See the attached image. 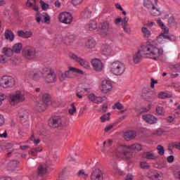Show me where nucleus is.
Listing matches in <instances>:
<instances>
[{
	"label": "nucleus",
	"instance_id": "a18cd8bd",
	"mask_svg": "<svg viewBox=\"0 0 180 180\" xmlns=\"http://www.w3.org/2000/svg\"><path fill=\"white\" fill-rule=\"evenodd\" d=\"M69 57L70 58H71L72 60H74V61H76L77 63H78V60L81 58L78 57V56L75 55V53H70L69 54Z\"/></svg>",
	"mask_w": 180,
	"mask_h": 180
},
{
	"label": "nucleus",
	"instance_id": "774afa93",
	"mask_svg": "<svg viewBox=\"0 0 180 180\" xmlns=\"http://www.w3.org/2000/svg\"><path fill=\"white\" fill-rule=\"evenodd\" d=\"M125 180H133V174H128L125 177Z\"/></svg>",
	"mask_w": 180,
	"mask_h": 180
},
{
	"label": "nucleus",
	"instance_id": "6e6552de",
	"mask_svg": "<svg viewBox=\"0 0 180 180\" xmlns=\"http://www.w3.org/2000/svg\"><path fill=\"white\" fill-rule=\"evenodd\" d=\"M72 72H76L77 74H84V71L77 69L75 68L70 67L69 70L66 72L61 73L60 76H59L60 81H64L65 78H72Z\"/></svg>",
	"mask_w": 180,
	"mask_h": 180
},
{
	"label": "nucleus",
	"instance_id": "0eeeda50",
	"mask_svg": "<svg viewBox=\"0 0 180 180\" xmlns=\"http://www.w3.org/2000/svg\"><path fill=\"white\" fill-rule=\"evenodd\" d=\"M9 98L11 105H16L25 101V95L20 91H17L15 93L10 94Z\"/></svg>",
	"mask_w": 180,
	"mask_h": 180
},
{
	"label": "nucleus",
	"instance_id": "5fc2aeb1",
	"mask_svg": "<svg viewBox=\"0 0 180 180\" xmlns=\"http://www.w3.org/2000/svg\"><path fill=\"white\" fill-rule=\"evenodd\" d=\"M75 112H77V108H75V105H74V103H72L71 108L69 109V113L70 115H74Z\"/></svg>",
	"mask_w": 180,
	"mask_h": 180
},
{
	"label": "nucleus",
	"instance_id": "49530a36",
	"mask_svg": "<svg viewBox=\"0 0 180 180\" xmlns=\"http://www.w3.org/2000/svg\"><path fill=\"white\" fill-rule=\"evenodd\" d=\"M8 134L5 129H0V139H6Z\"/></svg>",
	"mask_w": 180,
	"mask_h": 180
},
{
	"label": "nucleus",
	"instance_id": "6ab92c4d",
	"mask_svg": "<svg viewBox=\"0 0 180 180\" xmlns=\"http://www.w3.org/2000/svg\"><path fill=\"white\" fill-rule=\"evenodd\" d=\"M91 180H102L103 179V173L100 169H95L91 175Z\"/></svg>",
	"mask_w": 180,
	"mask_h": 180
},
{
	"label": "nucleus",
	"instance_id": "c85d7f7f",
	"mask_svg": "<svg viewBox=\"0 0 180 180\" xmlns=\"http://www.w3.org/2000/svg\"><path fill=\"white\" fill-rule=\"evenodd\" d=\"M92 16V11L89 8H86L82 13V18L83 19H89Z\"/></svg>",
	"mask_w": 180,
	"mask_h": 180
},
{
	"label": "nucleus",
	"instance_id": "bb28decb",
	"mask_svg": "<svg viewBox=\"0 0 180 180\" xmlns=\"http://www.w3.org/2000/svg\"><path fill=\"white\" fill-rule=\"evenodd\" d=\"M143 158H146V160H156L157 156L153 152H145L142 155Z\"/></svg>",
	"mask_w": 180,
	"mask_h": 180
},
{
	"label": "nucleus",
	"instance_id": "412c9836",
	"mask_svg": "<svg viewBox=\"0 0 180 180\" xmlns=\"http://www.w3.org/2000/svg\"><path fill=\"white\" fill-rule=\"evenodd\" d=\"M85 29L86 30H89L90 32L96 30V29H98V23L95 20H91L86 25Z\"/></svg>",
	"mask_w": 180,
	"mask_h": 180
},
{
	"label": "nucleus",
	"instance_id": "1a4fd4ad",
	"mask_svg": "<svg viewBox=\"0 0 180 180\" xmlns=\"http://www.w3.org/2000/svg\"><path fill=\"white\" fill-rule=\"evenodd\" d=\"M42 103H37V110L39 112H44L46 110V105H50L51 102V96L49 94H45L42 96Z\"/></svg>",
	"mask_w": 180,
	"mask_h": 180
},
{
	"label": "nucleus",
	"instance_id": "72a5a7b5",
	"mask_svg": "<svg viewBox=\"0 0 180 180\" xmlns=\"http://www.w3.org/2000/svg\"><path fill=\"white\" fill-rule=\"evenodd\" d=\"M18 165H19V162L16 160H13L8 163V168H11L12 171H15L18 168Z\"/></svg>",
	"mask_w": 180,
	"mask_h": 180
},
{
	"label": "nucleus",
	"instance_id": "c03bdc74",
	"mask_svg": "<svg viewBox=\"0 0 180 180\" xmlns=\"http://www.w3.org/2000/svg\"><path fill=\"white\" fill-rule=\"evenodd\" d=\"M140 167L142 168V169H148V168H150V164H148L147 162H141Z\"/></svg>",
	"mask_w": 180,
	"mask_h": 180
},
{
	"label": "nucleus",
	"instance_id": "2f4dec72",
	"mask_svg": "<svg viewBox=\"0 0 180 180\" xmlns=\"http://www.w3.org/2000/svg\"><path fill=\"white\" fill-rule=\"evenodd\" d=\"M22 47H23V45L22 43H16L13 46V53H20V51L22 50Z\"/></svg>",
	"mask_w": 180,
	"mask_h": 180
},
{
	"label": "nucleus",
	"instance_id": "a878e982",
	"mask_svg": "<svg viewBox=\"0 0 180 180\" xmlns=\"http://www.w3.org/2000/svg\"><path fill=\"white\" fill-rule=\"evenodd\" d=\"M151 16H160L161 15V8L158 6H153V8L149 10Z\"/></svg>",
	"mask_w": 180,
	"mask_h": 180
},
{
	"label": "nucleus",
	"instance_id": "0e129e2a",
	"mask_svg": "<svg viewBox=\"0 0 180 180\" xmlns=\"http://www.w3.org/2000/svg\"><path fill=\"white\" fill-rule=\"evenodd\" d=\"M4 124H5V118L4 117V115H0V127L4 126Z\"/></svg>",
	"mask_w": 180,
	"mask_h": 180
},
{
	"label": "nucleus",
	"instance_id": "dca6fc26",
	"mask_svg": "<svg viewBox=\"0 0 180 180\" xmlns=\"http://www.w3.org/2000/svg\"><path fill=\"white\" fill-rule=\"evenodd\" d=\"M99 29L101 30V33L102 36H108L110 30V26L109 25V22L104 21L103 22H101V24L99 25Z\"/></svg>",
	"mask_w": 180,
	"mask_h": 180
},
{
	"label": "nucleus",
	"instance_id": "a211bd4d",
	"mask_svg": "<svg viewBox=\"0 0 180 180\" xmlns=\"http://www.w3.org/2000/svg\"><path fill=\"white\" fill-rule=\"evenodd\" d=\"M148 178L155 180H162V173L158 172L157 170H150L148 172Z\"/></svg>",
	"mask_w": 180,
	"mask_h": 180
},
{
	"label": "nucleus",
	"instance_id": "ddd939ff",
	"mask_svg": "<svg viewBox=\"0 0 180 180\" xmlns=\"http://www.w3.org/2000/svg\"><path fill=\"white\" fill-rule=\"evenodd\" d=\"M101 53L103 56H113L115 54V46L112 44H105L101 46Z\"/></svg>",
	"mask_w": 180,
	"mask_h": 180
},
{
	"label": "nucleus",
	"instance_id": "ea45409f",
	"mask_svg": "<svg viewBox=\"0 0 180 180\" xmlns=\"http://www.w3.org/2000/svg\"><path fill=\"white\" fill-rule=\"evenodd\" d=\"M77 175L79 178H83V179H86V178H88V174L85 173V171L82 169L78 172Z\"/></svg>",
	"mask_w": 180,
	"mask_h": 180
},
{
	"label": "nucleus",
	"instance_id": "cd10ccee",
	"mask_svg": "<svg viewBox=\"0 0 180 180\" xmlns=\"http://www.w3.org/2000/svg\"><path fill=\"white\" fill-rule=\"evenodd\" d=\"M141 32L144 37V39H148L151 36V31L148 30L146 27H142L141 28Z\"/></svg>",
	"mask_w": 180,
	"mask_h": 180
},
{
	"label": "nucleus",
	"instance_id": "5701e85b",
	"mask_svg": "<svg viewBox=\"0 0 180 180\" xmlns=\"http://www.w3.org/2000/svg\"><path fill=\"white\" fill-rule=\"evenodd\" d=\"M88 98L89 99V101H91V102H94V103H102V102H103V98L101 97V96H96L94 94H89Z\"/></svg>",
	"mask_w": 180,
	"mask_h": 180
},
{
	"label": "nucleus",
	"instance_id": "8fccbe9b",
	"mask_svg": "<svg viewBox=\"0 0 180 180\" xmlns=\"http://www.w3.org/2000/svg\"><path fill=\"white\" fill-rule=\"evenodd\" d=\"M122 27V26H127L129 25V17H124L121 20Z\"/></svg>",
	"mask_w": 180,
	"mask_h": 180
},
{
	"label": "nucleus",
	"instance_id": "37998d69",
	"mask_svg": "<svg viewBox=\"0 0 180 180\" xmlns=\"http://www.w3.org/2000/svg\"><path fill=\"white\" fill-rule=\"evenodd\" d=\"M124 33H127V34H130L131 33V28H130V25H124L122 27Z\"/></svg>",
	"mask_w": 180,
	"mask_h": 180
},
{
	"label": "nucleus",
	"instance_id": "4be33fe9",
	"mask_svg": "<svg viewBox=\"0 0 180 180\" xmlns=\"http://www.w3.org/2000/svg\"><path fill=\"white\" fill-rule=\"evenodd\" d=\"M17 34L19 37H22V39H30V37H32L33 36V32L31 31H22L19 30L17 32Z\"/></svg>",
	"mask_w": 180,
	"mask_h": 180
},
{
	"label": "nucleus",
	"instance_id": "20e7f679",
	"mask_svg": "<svg viewBox=\"0 0 180 180\" xmlns=\"http://www.w3.org/2000/svg\"><path fill=\"white\" fill-rule=\"evenodd\" d=\"M126 70L124 63L120 61L112 62L110 65V71L114 75H122Z\"/></svg>",
	"mask_w": 180,
	"mask_h": 180
},
{
	"label": "nucleus",
	"instance_id": "9d476101",
	"mask_svg": "<svg viewBox=\"0 0 180 180\" xmlns=\"http://www.w3.org/2000/svg\"><path fill=\"white\" fill-rule=\"evenodd\" d=\"M22 56L27 60L36 58V49L30 46H26L22 49Z\"/></svg>",
	"mask_w": 180,
	"mask_h": 180
},
{
	"label": "nucleus",
	"instance_id": "4d7b16f0",
	"mask_svg": "<svg viewBox=\"0 0 180 180\" xmlns=\"http://www.w3.org/2000/svg\"><path fill=\"white\" fill-rule=\"evenodd\" d=\"M39 4H40L43 11H46V9H49L48 4L44 3V1H40Z\"/></svg>",
	"mask_w": 180,
	"mask_h": 180
},
{
	"label": "nucleus",
	"instance_id": "de8ad7c7",
	"mask_svg": "<svg viewBox=\"0 0 180 180\" xmlns=\"http://www.w3.org/2000/svg\"><path fill=\"white\" fill-rule=\"evenodd\" d=\"M112 109H118L119 110L123 109V104L120 103H116L112 105Z\"/></svg>",
	"mask_w": 180,
	"mask_h": 180
},
{
	"label": "nucleus",
	"instance_id": "bf43d9fd",
	"mask_svg": "<svg viewBox=\"0 0 180 180\" xmlns=\"http://www.w3.org/2000/svg\"><path fill=\"white\" fill-rule=\"evenodd\" d=\"M6 99V96H5L4 94L1 93L0 94V106L2 105V102Z\"/></svg>",
	"mask_w": 180,
	"mask_h": 180
},
{
	"label": "nucleus",
	"instance_id": "79ce46f5",
	"mask_svg": "<svg viewBox=\"0 0 180 180\" xmlns=\"http://www.w3.org/2000/svg\"><path fill=\"white\" fill-rule=\"evenodd\" d=\"M8 56L5 55H0V64H6L8 63Z\"/></svg>",
	"mask_w": 180,
	"mask_h": 180
},
{
	"label": "nucleus",
	"instance_id": "e433bc0d",
	"mask_svg": "<svg viewBox=\"0 0 180 180\" xmlns=\"http://www.w3.org/2000/svg\"><path fill=\"white\" fill-rule=\"evenodd\" d=\"M42 75H43V73H41L40 70H37L34 72L33 79H34V81H39V79L41 78Z\"/></svg>",
	"mask_w": 180,
	"mask_h": 180
},
{
	"label": "nucleus",
	"instance_id": "3c124183",
	"mask_svg": "<svg viewBox=\"0 0 180 180\" xmlns=\"http://www.w3.org/2000/svg\"><path fill=\"white\" fill-rule=\"evenodd\" d=\"M156 112L158 115L162 116V115H164V108L161 106H158L156 108Z\"/></svg>",
	"mask_w": 180,
	"mask_h": 180
},
{
	"label": "nucleus",
	"instance_id": "7c9ffc66",
	"mask_svg": "<svg viewBox=\"0 0 180 180\" xmlns=\"http://www.w3.org/2000/svg\"><path fill=\"white\" fill-rule=\"evenodd\" d=\"M2 53L7 57H11L13 54V51L11 48L4 47L2 49Z\"/></svg>",
	"mask_w": 180,
	"mask_h": 180
},
{
	"label": "nucleus",
	"instance_id": "c9c22d12",
	"mask_svg": "<svg viewBox=\"0 0 180 180\" xmlns=\"http://www.w3.org/2000/svg\"><path fill=\"white\" fill-rule=\"evenodd\" d=\"M143 5L145 8H147L149 11L154 7V4L151 0H144Z\"/></svg>",
	"mask_w": 180,
	"mask_h": 180
},
{
	"label": "nucleus",
	"instance_id": "a19ab883",
	"mask_svg": "<svg viewBox=\"0 0 180 180\" xmlns=\"http://www.w3.org/2000/svg\"><path fill=\"white\" fill-rule=\"evenodd\" d=\"M157 150L159 155H164V153H165V150L164 149V146L161 145H158L157 146Z\"/></svg>",
	"mask_w": 180,
	"mask_h": 180
},
{
	"label": "nucleus",
	"instance_id": "680f3d73",
	"mask_svg": "<svg viewBox=\"0 0 180 180\" xmlns=\"http://www.w3.org/2000/svg\"><path fill=\"white\" fill-rule=\"evenodd\" d=\"M84 2V0H72V3L73 5H81V4Z\"/></svg>",
	"mask_w": 180,
	"mask_h": 180
},
{
	"label": "nucleus",
	"instance_id": "473e14b6",
	"mask_svg": "<svg viewBox=\"0 0 180 180\" xmlns=\"http://www.w3.org/2000/svg\"><path fill=\"white\" fill-rule=\"evenodd\" d=\"M77 63L81 65L82 67H84V68H89L91 65H89V62L86 61L84 58H81L78 60Z\"/></svg>",
	"mask_w": 180,
	"mask_h": 180
},
{
	"label": "nucleus",
	"instance_id": "2eb2a0df",
	"mask_svg": "<svg viewBox=\"0 0 180 180\" xmlns=\"http://www.w3.org/2000/svg\"><path fill=\"white\" fill-rule=\"evenodd\" d=\"M35 19L38 23H40V22H44V23H50V20L51 19L50 18V15L47 14L46 13H37Z\"/></svg>",
	"mask_w": 180,
	"mask_h": 180
},
{
	"label": "nucleus",
	"instance_id": "052dcab7",
	"mask_svg": "<svg viewBox=\"0 0 180 180\" xmlns=\"http://www.w3.org/2000/svg\"><path fill=\"white\" fill-rule=\"evenodd\" d=\"M37 0H28L27 1V6H33L36 4Z\"/></svg>",
	"mask_w": 180,
	"mask_h": 180
},
{
	"label": "nucleus",
	"instance_id": "69168bd1",
	"mask_svg": "<svg viewBox=\"0 0 180 180\" xmlns=\"http://www.w3.org/2000/svg\"><path fill=\"white\" fill-rule=\"evenodd\" d=\"M114 172L115 174H118V175H123V172L120 170V169H118L117 167L114 168Z\"/></svg>",
	"mask_w": 180,
	"mask_h": 180
},
{
	"label": "nucleus",
	"instance_id": "58836bf2",
	"mask_svg": "<svg viewBox=\"0 0 180 180\" xmlns=\"http://www.w3.org/2000/svg\"><path fill=\"white\" fill-rule=\"evenodd\" d=\"M110 119V112L107 114H104L103 116L101 117V120L102 123H105V122H108Z\"/></svg>",
	"mask_w": 180,
	"mask_h": 180
},
{
	"label": "nucleus",
	"instance_id": "39448f33",
	"mask_svg": "<svg viewBox=\"0 0 180 180\" xmlns=\"http://www.w3.org/2000/svg\"><path fill=\"white\" fill-rule=\"evenodd\" d=\"M15 78L11 76H3L0 79V86L4 89H8L15 86Z\"/></svg>",
	"mask_w": 180,
	"mask_h": 180
},
{
	"label": "nucleus",
	"instance_id": "f8f14e48",
	"mask_svg": "<svg viewBox=\"0 0 180 180\" xmlns=\"http://www.w3.org/2000/svg\"><path fill=\"white\" fill-rule=\"evenodd\" d=\"M49 126L53 128L65 127L67 124L65 123V121H64L60 117H55L52 120L50 121Z\"/></svg>",
	"mask_w": 180,
	"mask_h": 180
},
{
	"label": "nucleus",
	"instance_id": "f257e3e1",
	"mask_svg": "<svg viewBox=\"0 0 180 180\" xmlns=\"http://www.w3.org/2000/svg\"><path fill=\"white\" fill-rule=\"evenodd\" d=\"M162 53H164V50L158 49L153 41H148L146 45L141 46L138 52L134 54L133 62L134 64H139L142 57L152 58L157 61L162 56Z\"/></svg>",
	"mask_w": 180,
	"mask_h": 180
},
{
	"label": "nucleus",
	"instance_id": "6e6d98bb",
	"mask_svg": "<svg viewBox=\"0 0 180 180\" xmlns=\"http://www.w3.org/2000/svg\"><path fill=\"white\" fill-rule=\"evenodd\" d=\"M153 136H162L164 131L162 129H157L153 132Z\"/></svg>",
	"mask_w": 180,
	"mask_h": 180
},
{
	"label": "nucleus",
	"instance_id": "aec40b11",
	"mask_svg": "<svg viewBox=\"0 0 180 180\" xmlns=\"http://www.w3.org/2000/svg\"><path fill=\"white\" fill-rule=\"evenodd\" d=\"M142 119L146 122V123H149V124H155V123L158 122L157 117L150 114L143 115Z\"/></svg>",
	"mask_w": 180,
	"mask_h": 180
},
{
	"label": "nucleus",
	"instance_id": "e2e57ef3",
	"mask_svg": "<svg viewBox=\"0 0 180 180\" xmlns=\"http://www.w3.org/2000/svg\"><path fill=\"white\" fill-rule=\"evenodd\" d=\"M174 120H175V115L169 116L167 118V122H168V123H172Z\"/></svg>",
	"mask_w": 180,
	"mask_h": 180
},
{
	"label": "nucleus",
	"instance_id": "864d4df0",
	"mask_svg": "<svg viewBox=\"0 0 180 180\" xmlns=\"http://www.w3.org/2000/svg\"><path fill=\"white\" fill-rule=\"evenodd\" d=\"M20 119L22 123H25L27 120V114H20Z\"/></svg>",
	"mask_w": 180,
	"mask_h": 180
},
{
	"label": "nucleus",
	"instance_id": "c756f323",
	"mask_svg": "<svg viewBox=\"0 0 180 180\" xmlns=\"http://www.w3.org/2000/svg\"><path fill=\"white\" fill-rule=\"evenodd\" d=\"M5 37L6 40H9L10 41H13L15 39V34H13V32L12 31L7 30L5 32Z\"/></svg>",
	"mask_w": 180,
	"mask_h": 180
},
{
	"label": "nucleus",
	"instance_id": "f3484780",
	"mask_svg": "<svg viewBox=\"0 0 180 180\" xmlns=\"http://www.w3.org/2000/svg\"><path fill=\"white\" fill-rule=\"evenodd\" d=\"M91 65L94 71H97L98 72H101L104 67L102 60L98 58H94L91 60Z\"/></svg>",
	"mask_w": 180,
	"mask_h": 180
},
{
	"label": "nucleus",
	"instance_id": "09e8293b",
	"mask_svg": "<svg viewBox=\"0 0 180 180\" xmlns=\"http://www.w3.org/2000/svg\"><path fill=\"white\" fill-rule=\"evenodd\" d=\"M112 143H113V141L110 139L105 141L103 142V148H106V147H110V146H112Z\"/></svg>",
	"mask_w": 180,
	"mask_h": 180
},
{
	"label": "nucleus",
	"instance_id": "4c0bfd02",
	"mask_svg": "<svg viewBox=\"0 0 180 180\" xmlns=\"http://www.w3.org/2000/svg\"><path fill=\"white\" fill-rule=\"evenodd\" d=\"M47 167H44L43 165H40L38 168V174L39 175H43L47 172Z\"/></svg>",
	"mask_w": 180,
	"mask_h": 180
},
{
	"label": "nucleus",
	"instance_id": "4468645a",
	"mask_svg": "<svg viewBox=\"0 0 180 180\" xmlns=\"http://www.w3.org/2000/svg\"><path fill=\"white\" fill-rule=\"evenodd\" d=\"M113 86H112V82L108 79L103 80L101 85V91L103 94H108L112 91Z\"/></svg>",
	"mask_w": 180,
	"mask_h": 180
},
{
	"label": "nucleus",
	"instance_id": "b1692460",
	"mask_svg": "<svg viewBox=\"0 0 180 180\" xmlns=\"http://www.w3.org/2000/svg\"><path fill=\"white\" fill-rule=\"evenodd\" d=\"M96 46V41H95V39L92 38L89 39L85 43V47L89 50H92L95 49Z\"/></svg>",
	"mask_w": 180,
	"mask_h": 180
},
{
	"label": "nucleus",
	"instance_id": "338daca9",
	"mask_svg": "<svg viewBox=\"0 0 180 180\" xmlns=\"http://www.w3.org/2000/svg\"><path fill=\"white\" fill-rule=\"evenodd\" d=\"M30 154H31V155H32V157H37V152L36 149H34V148L31 149Z\"/></svg>",
	"mask_w": 180,
	"mask_h": 180
},
{
	"label": "nucleus",
	"instance_id": "603ef678",
	"mask_svg": "<svg viewBox=\"0 0 180 180\" xmlns=\"http://www.w3.org/2000/svg\"><path fill=\"white\" fill-rule=\"evenodd\" d=\"M113 127H115V124H110L107 125L105 127V128L104 129L105 133H108V132L110 131V130H112L113 129Z\"/></svg>",
	"mask_w": 180,
	"mask_h": 180
},
{
	"label": "nucleus",
	"instance_id": "f03ea898",
	"mask_svg": "<svg viewBox=\"0 0 180 180\" xmlns=\"http://www.w3.org/2000/svg\"><path fill=\"white\" fill-rule=\"evenodd\" d=\"M130 150H135L136 151H141V145L139 143H134L131 146L120 145L118 146L114 152V154L118 158H122L123 160H129L131 158Z\"/></svg>",
	"mask_w": 180,
	"mask_h": 180
},
{
	"label": "nucleus",
	"instance_id": "9b49d317",
	"mask_svg": "<svg viewBox=\"0 0 180 180\" xmlns=\"http://www.w3.org/2000/svg\"><path fill=\"white\" fill-rule=\"evenodd\" d=\"M58 20L65 25H70L71 22H72V15L68 12L60 13L58 15Z\"/></svg>",
	"mask_w": 180,
	"mask_h": 180
},
{
	"label": "nucleus",
	"instance_id": "7ed1b4c3",
	"mask_svg": "<svg viewBox=\"0 0 180 180\" xmlns=\"http://www.w3.org/2000/svg\"><path fill=\"white\" fill-rule=\"evenodd\" d=\"M157 23L158 26L162 29V30H163V33L157 37V40L160 44H164V43H165L167 40H171V37H169V36L168 35L169 29L165 25L162 20H161V18L158 19Z\"/></svg>",
	"mask_w": 180,
	"mask_h": 180
},
{
	"label": "nucleus",
	"instance_id": "13d9d810",
	"mask_svg": "<svg viewBox=\"0 0 180 180\" xmlns=\"http://www.w3.org/2000/svg\"><path fill=\"white\" fill-rule=\"evenodd\" d=\"M159 98H160L161 99H165V98H169V94L161 92L159 94Z\"/></svg>",
	"mask_w": 180,
	"mask_h": 180
},
{
	"label": "nucleus",
	"instance_id": "423d86ee",
	"mask_svg": "<svg viewBox=\"0 0 180 180\" xmlns=\"http://www.w3.org/2000/svg\"><path fill=\"white\" fill-rule=\"evenodd\" d=\"M44 77L46 82H48L49 84L57 81V75H56L54 70L50 68H45L44 69Z\"/></svg>",
	"mask_w": 180,
	"mask_h": 180
},
{
	"label": "nucleus",
	"instance_id": "f704fd0d",
	"mask_svg": "<svg viewBox=\"0 0 180 180\" xmlns=\"http://www.w3.org/2000/svg\"><path fill=\"white\" fill-rule=\"evenodd\" d=\"M85 94V89L78 88L76 93V96L79 98V99H82L84 94Z\"/></svg>",
	"mask_w": 180,
	"mask_h": 180
},
{
	"label": "nucleus",
	"instance_id": "393cba45",
	"mask_svg": "<svg viewBox=\"0 0 180 180\" xmlns=\"http://www.w3.org/2000/svg\"><path fill=\"white\" fill-rule=\"evenodd\" d=\"M136 137V132L134 131H128L124 134V139L127 141L133 140Z\"/></svg>",
	"mask_w": 180,
	"mask_h": 180
}]
</instances>
